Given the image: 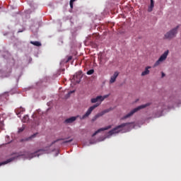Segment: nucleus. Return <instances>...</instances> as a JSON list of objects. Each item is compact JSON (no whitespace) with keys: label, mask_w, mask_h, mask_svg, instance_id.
<instances>
[{"label":"nucleus","mask_w":181,"mask_h":181,"mask_svg":"<svg viewBox=\"0 0 181 181\" xmlns=\"http://www.w3.org/2000/svg\"><path fill=\"white\" fill-rule=\"evenodd\" d=\"M24 30H18V33H23Z\"/></svg>","instance_id":"obj_30"},{"label":"nucleus","mask_w":181,"mask_h":181,"mask_svg":"<svg viewBox=\"0 0 181 181\" xmlns=\"http://www.w3.org/2000/svg\"><path fill=\"white\" fill-rule=\"evenodd\" d=\"M60 140H64V139H57L56 141H54V142H52V144H54L56 142L60 141Z\"/></svg>","instance_id":"obj_28"},{"label":"nucleus","mask_w":181,"mask_h":181,"mask_svg":"<svg viewBox=\"0 0 181 181\" xmlns=\"http://www.w3.org/2000/svg\"><path fill=\"white\" fill-rule=\"evenodd\" d=\"M110 128H112V125H109L107 127L100 128L96 132L93 133L92 136L94 137L95 136H96L100 132H103V131L107 130V129H109Z\"/></svg>","instance_id":"obj_11"},{"label":"nucleus","mask_w":181,"mask_h":181,"mask_svg":"<svg viewBox=\"0 0 181 181\" xmlns=\"http://www.w3.org/2000/svg\"><path fill=\"white\" fill-rule=\"evenodd\" d=\"M82 78V71H78L75 75H74V78L71 79V83L74 84L80 83Z\"/></svg>","instance_id":"obj_5"},{"label":"nucleus","mask_w":181,"mask_h":181,"mask_svg":"<svg viewBox=\"0 0 181 181\" xmlns=\"http://www.w3.org/2000/svg\"><path fill=\"white\" fill-rule=\"evenodd\" d=\"M71 59H72V57L70 56L68 57L67 61H66V62L67 63V62H70Z\"/></svg>","instance_id":"obj_27"},{"label":"nucleus","mask_w":181,"mask_h":181,"mask_svg":"<svg viewBox=\"0 0 181 181\" xmlns=\"http://www.w3.org/2000/svg\"><path fill=\"white\" fill-rule=\"evenodd\" d=\"M0 77H8V76L5 75L4 71H0Z\"/></svg>","instance_id":"obj_23"},{"label":"nucleus","mask_w":181,"mask_h":181,"mask_svg":"<svg viewBox=\"0 0 181 181\" xmlns=\"http://www.w3.org/2000/svg\"><path fill=\"white\" fill-rule=\"evenodd\" d=\"M129 124L130 123H122L120 125H118L117 127H115L113 129L110 130L108 132L109 136H112L115 134H119L122 131V128H124L125 127Z\"/></svg>","instance_id":"obj_3"},{"label":"nucleus","mask_w":181,"mask_h":181,"mask_svg":"<svg viewBox=\"0 0 181 181\" xmlns=\"http://www.w3.org/2000/svg\"><path fill=\"white\" fill-rule=\"evenodd\" d=\"M101 95H98L95 98L90 100L91 103H96L98 101H100Z\"/></svg>","instance_id":"obj_16"},{"label":"nucleus","mask_w":181,"mask_h":181,"mask_svg":"<svg viewBox=\"0 0 181 181\" xmlns=\"http://www.w3.org/2000/svg\"><path fill=\"white\" fill-rule=\"evenodd\" d=\"M36 135H37V133H35L33 135L30 136L29 137H27L25 139H21V142L28 141L32 139L33 138H36Z\"/></svg>","instance_id":"obj_15"},{"label":"nucleus","mask_w":181,"mask_h":181,"mask_svg":"<svg viewBox=\"0 0 181 181\" xmlns=\"http://www.w3.org/2000/svg\"><path fill=\"white\" fill-rule=\"evenodd\" d=\"M161 77H165V74L163 72L161 73Z\"/></svg>","instance_id":"obj_29"},{"label":"nucleus","mask_w":181,"mask_h":181,"mask_svg":"<svg viewBox=\"0 0 181 181\" xmlns=\"http://www.w3.org/2000/svg\"><path fill=\"white\" fill-rule=\"evenodd\" d=\"M94 72H95L94 69L89 70V71H87V75L88 76H91L94 74Z\"/></svg>","instance_id":"obj_20"},{"label":"nucleus","mask_w":181,"mask_h":181,"mask_svg":"<svg viewBox=\"0 0 181 181\" xmlns=\"http://www.w3.org/2000/svg\"><path fill=\"white\" fill-rule=\"evenodd\" d=\"M100 105V103H97L96 104L93 105V106H90V107L88 108V111L86 112V113L85 115H83L81 119H84L88 117V116L92 114L93 111L95 108H97V107H98Z\"/></svg>","instance_id":"obj_6"},{"label":"nucleus","mask_w":181,"mask_h":181,"mask_svg":"<svg viewBox=\"0 0 181 181\" xmlns=\"http://www.w3.org/2000/svg\"><path fill=\"white\" fill-rule=\"evenodd\" d=\"M150 6L148 8V12H151L153 11V8L154 7V1L153 0H150Z\"/></svg>","instance_id":"obj_17"},{"label":"nucleus","mask_w":181,"mask_h":181,"mask_svg":"<svg viewBox=\"0 0 181 181\" xmlns=\"http://www.w3.org/2000/svg\"><path fill=\"white\" fill-rule=\"evenodd\" d=\"M179 28L180 25H177L173 30H170L168 32L165 33L164 38L169 40L174 38L177 35V30H179Z\"/></svg>","instance_id":"obj_2"},{"label":"nucleus","mask_w":181,"mask_h":181,"mask_svg":"<svg viewBox=\"0 0 181 181\" xmlns=\"http://www.w3.org/2000/svg\"><path fill=\"white\" fill-rule=\"evenodd\" d=\"M28 120H29V117L28 115H25L23 117L22 122L25 123V122H28Z\"/></svg>","instance_id":"obj_19"},{"label":"nucleus","mask_w":181,"mask_h":181,"mask_svg":"<svg viewBox=\"0 0 181 181\" xmlns=\"http://www.w3.org/2000/svg\"><path fill=\"white\" fill-rule=\"evenodd\" d=\"M30 44L37 47L42 46L41 42L39 41H30Z\"/></svg>","instance_id":"obj_18"},{"label":"nucleus","mask_w":181,"mask_h":181,"mask_svg":"<svg viewBox=\"0 0 181 181\" xmlns=\"http://www.w3.org/2000/svg\"><path fill=\"white\" fill-rule=\"evenodd\" d=\"M119 72L117 71L114 72V74L111 76L110 80V84L115 83L117 78L119 76Z\"/></svg>","instance_id":"obj_10"},{"label":"nucleus","mask_w":181,"mask_h":181,"mask_svg":"<svg viewBox=\"0 0 181 181\" xmlns=\"http://www.w3.org/2000/svg\"><path fill=\"white\" fill-rule=\"evenodd\" d=\"M149 69H151V66H146L145 68V71H144L141 74V76H146L150 74Z\"/></svg>","instance_id":"obj_14"},{"label":"nucleus","mask_w":181,"mask_h":181,"mask_svg":"<svg viewBox=\"0 0 181 181\" xmlns=\"http://www.w3.org/2000/svg\"><path fill=\"white\" fill-rule=\"evenodd\" d=\"M77 119V117H71L70 118H68L65 120V124H72L74 122H75Z\"/></svg>","instance_id":"obj_13"},{"label":"nucleus","mask_w":181,"mask_h":181,"mask_svg":"<svg viewBox=\"0 0 181 181\" xmlns=\"http://www.w3.org/2000/svg\"><path fill=\"white\" fill-rule=\"evenodd\" d=\"M43 153H46V151L45 149H40L35 153H31L28 154V158L30 159H32L36 156L39 157L40 155H42Z\"/></svg>","instance_id":"obj_7"},{"label":"nucleus","mask_w":181,"mask_h":181,"mask_svg":"<svg viewBox=\"0 0 181 181\" xmlns=\"http://www.w3.org/2000/svg\"><path fill=\"white\" fill-rule=\"evenodd\" d=\"M76 1V0H70L69 5L71 8H74V2H75Z\"/></svg>","instance_id":"obj_21"},{"label":"nucleus","mask_w":181,"mask_h":181,"mask_svg":"<svg viewBox=\"0 0 181 181\" xmlns=\"http://www.w3.org/2000/svg\"><path fill=\"white\" fill-rule=\"evenodd\" d=\"M73 141H74V139H69V140H68V141H65L62 142V144H67V143H71V142H72Z\"/></svg>","instance_id":"obj_24"},{"label":"nucleus","mask_w":181,"mask_h":181,"mask_svg":"<svg viewBox=\"0 0 181 181\" xmlns=\"http://www.w3.org/2000/svg\"><path fill=\"white\" fill-rule=\"evenodd\" d=\"M24 112H25V109L23 107L17 108L15 110V112L18 118H21V115L23 114Z\"/></svg>","instance_id":"obj_12"},{"label":"nucleus","mask_w":181,"mask_h":181,"mask_svg":"<svg viewBox=\"0 0 181 181\" xmlns=\"http://www.w3.org/2000/svg\"><path fill=\"white\" fill-rule=\"evenodd\" d=\"M73 93H74V91L69 92V93H67V95L65 96V98H69L70 95H71Z\"/></svg>","instance_id":"obj_25"},{"label":"nucleus","mask_w":181,"mask_h":181,"mask_svg":"<svg viewBox=\"0 0 181 181\" xmlns=\"http://www.w3.org/2000/svg\"><path fill=\"white\" fill-rule=\"evenodd\" d=\"M110 111V110L107 109V110H105L104 111L98 113L96 115H95L93 117L92 121L95 122L98 118L103 117V115H105L106 113L109 112Z\"/></svg>","instance_id":"obj_9"},{"label":"nucleus","mask_w":181,"mask_h":181,"mask_svg":"<svg viewBox=\"0 0 181 181\" xmlns=\"http://www.w3.org/2000/svg\"><path fill=\"white\" fill-rule=\"evenodd\" d=\"M151 105V103H147L144 105H141L140 106H138L137 107L133 109L131 112H129V113L125 115L123 117L121 118V119L122 120H125L128 118H130L134 115V114L136 113L137 112H139V110H141L144 108H146L147 107H149Z\"/></svg>","instance_id":"obj_1"},{"label":"nucleus","mask_w":181,"mask_h":181,"mask_svg":"<svg viewBox=\"0 0 181 181\" xmlns=\"http://www.w3.org/2000/svg\"><path fill=\"white\" fill-rule=\"evenodd\" d=\"M15 155H16V156L12 157L11 158L6 160V161L0 163V167L1 165H6V164L9 163L10 162L13 161V160L17 159L18 158L23 156V154H17V153H15Z\"/></svg>","instance_id":"obj_8"},{"label":"nucleus","mask_w":181,"mask_h":181,"mask_svg":"<svg viewBox=\"0 0 181 181\" xmlns=\"http://www.w3.org/2000/svg\"><path fill=\"white\" fill-rule=\"evenodd\" d=\"M24 129H25V127H21V128H20V129H18V133H21V132H23V130H24Z\"/></svg>","instance_id":"obj_26"},{"label":"nucleus","mask_w":181,"mask_h":181,"mask_svg":"<svg viewBox=\"0 0 181 181\" xmlns=\"http://www.w3.org/2000/svg\"><path fill=\"white\" fill-rule=\"evenodd\" d=\"M108 97H109V95H105L103 96H101L100 103L103 102L105 98H107Z\"/></svg>","instance_id":"obj_22"},{"label":"nucleus","mask_w":181,"mask_h":181,"mask_svg":"<svg viewBox=\"0 0 181 181\" xmlns=\"http://www.w3.org/2000/svg\"><path fill=\"white\" fill-rule=\"evenodd\" d=\"M169 54V51H165V52L161 54V57H159L158 60L156 62V63L153 65V67H158L160 64L161 62L165 61L166 58H168V55Z\"/></svg>","instance_id":"obj_4"}]
</instances>
